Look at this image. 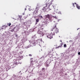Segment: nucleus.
I'll list each match as a JSON object with an SVG mask.
<instances>
[{
    "label": "nucleus",
    "instance_id": "nucleus-1",
    "mask_svg": "<svg viewBox=\"0 0 80 80\" xmlns=\"http://www.w3.org/2000/svg\"><path fill=\"white\" fill-rule=\"evenodd\" d=\"M52 2H53V0H52L51 1L49 2H47L46 4L45 5V7H44L42 10H43L44 12H45L49 7L51 5H52Z\"/></svg>",
    "mask_w": 80,
    "mask_h": 80
},
{
    "label": "nucleus",
    "instance_id": "nucleus-2",
    "mask_svg": "<svg viewBox=\"0 0 80 80\" xmlns=\"http://www.w3.org/2000/svg\"><path fill=\"white\" fill-rule=\"evenodd\" d=\"M57 25L56 24H55L54 25L53 28L52 29V31H53V30H54V33L55 34V33H58V29L57 28Z\"/></svg>",
    "mask_w": 80,
    "mask_h": 80
},
{
    "label": "nucleus",
    "instance_id": "nucleus-3",
    "mask_svg": "<svg viewBox=\"0 0 80 80\" xmlns=\"http://www.w3.org/2000/svg\"><path fill=\"white\" fill-rule=\"evenodd\" d=\"M55 35V33L52 34V32H51V33L48 35L47 36V37L48 38H50V39H52L53 38V35Z\"/></svg>",
    "mask_w": 80,
    "mask_h": 80
},
{
    "label": "nucleus",
    "instance_id": "nucleus-4",
    "mask_svg": "<svg viewBox=\"0 0 80 80\" xmlns=\"http://www.w3.org/2000/svg\"><path fill=\"white\" fill-rule=\"evenodd\" d=\"M45 19L46 20H49L51 18V15L50 14H47L45 16Z\"/></svg>",
    "mask_w": 80,
    "mask_h": 80
},
{
    "label": "nucleus",
    "instance_id": "nucleus-5",
    "mask_svg": "<svg viewBox=\"0 0 80 80\" xmlns=\"http://www.w3.org/2000/svg\"><path fill=\"white\" fill-rule=\"evenodd\" d=\"M38 33L40 35V37H42L44 35V33L42 31H41L40 30H39L38 32Z\"/></svg>",
    "mask_w": 80,
    "mask_h": 80
},
{
    "label": "nucleus",
    "instance_id": "nucleus-6",
    "mask_svg": "<svg viewBox=\"0 0 80 80\" xmlns=\"http://www.w3.org/2000/svg\"><path fill=\"white\" fill-rule=\"evenodd\" d=\"M35 63H36V62H35V61H33L32 60L31 61V65H33Z\"/></svg>",
    "mask_w": 80,
    "mask_h": 80
},
{
    "label": "nucleus",
    "instance_id": "nucleus-7",
    "mask_svg": "<svg viewBox=\"0 0 80 80\" xmlns=\"http://www.w3.org/2000/svg\"><path fill=\"white\" fill-rule=\"evenodd\" d=\"M51 63V61H50V60L48 59L46 62V63L47 64H50Z\"/></svg>",
    "mask_w": 80,
    "mask_h": 80
},
{
    "label": "nucleus",
    "instance_id": "nucleus-8",
    "mask_svg": "<svg viewBox=\"0 0 80 80\" xmlns=\"http://www.w3.org/2000/svg\"><path fill=\"white\" fill-rule=\"evenodd\" d=\"M32 44H34V45H35L36 44V43H37V41H35L34 40L32 41Z\"/></svg>",
    "mask_w": 80,
    "mask_h": 80
},
{
    "label": "nucleus",
    "instance_id": "nucleus-9",
    "mask_svg": "<svg viewBox=\"0 0 80 80\" xmlns=\"http://www.w3.org/2000/svg\"><path fill=\"white\" fill-rule=\"evenodd\" d=\"M76 7L78 10L80 9V6L78 4H76Z\"/></svg>",
    "mask_w": 80,
    "mask_h": 80
},
{
    "label": "nucleus",
    "instance_id": "nucleus-10",
    "mask_svg": "<svg viewBox=\"0 0 80 80\" xmlns=\"http://www.w3.org/2000/svg\"><path fill=\"white\" fill-rule=\"evenodd\" d=\"M39 22V18L38 19H36V23H38Z\"/></svg>",
    "mask_w": 80,
    "mask_h": 80
},
{
    "label": "nucleus",
    "instance_id": "nucleus-11",
    "mask_svg": "<svg viewBox=\"0 0 80 80\" xmlns=\"http://www.w3.org/2000/svg\"><path fill=\"white\" fill-rule=\"evenodd\" d=\"M42 72H44L45 71V68H42Z\"/></svg>",
    "mask_w": 80,
    "mask_h": 80
},
{
    "label": "nucleus",
    "instance_id": "nucleus-12",
    "mask_svg": "<svg viewBox=\"0 0 80 80\" xmlns=\"http://www.w3.org/2000/svg\"><path fill=\"white\" fill-rule=\"evenodd\" d=\"M14 64H15V65H17L18 64V63L17 62H14Z\"/></svg>",
    "mask_w": 80,
    "mask_h": 80
},
{
    "label": "nucleus",
    "instance_id": "nucleus-13",
    "mask_svg": "<svg viewBox=\"0 0 80 80\" xmlns=\"http://www.w3.org/2000/svg\"><path fill=\"white\" fill-rule=\"evenodd\" d=\"M39 17L40 18H43V17H42V16L41 15L39 16Z\"/></svg>",
    "mask_w": 80,
    "mask_h": 80
},
{
    "label": "nucleus",
    "instance_id": "nucleus-14",
    "mask_svg": "<svg viewBox=\"0 0 80 80\" xmlns=\"http://www.w3.org/2000/svg\"><path fill=\"white\" fill-rule=\"evenodd\" d=\"M61 73H63V69H62L61 70Z\"/></svg>",
    "mask_w": 80,
    "mask_h": 80
},
{
    "label": "nucleus",
    "instance_id": "nucleus-15",
    "mask_svg": "<svg viewBox=\"0 0 80 80\" xmlns=\"http://www.w3.org/2000/svg\"><path fill=\"white\" fill-rule=\"evenodd\" d=\"M18 17L19 18H22V16H18Z\"/></svg>",
    "mask_w": 80,
    "mask_h": 80
},
{
    "label": "nucleus",
    "instance_id": "nucleus-16",
    "mask_svg": "<svg viewBox=\"0 0 80 80\" xmlns=\"http://www.w3.org/2000/svg\"><path fill=\"white\" fill-rule=\"evenodd\" d=\"M64 47H67V45L66 44H65L64 45Z\"/></svg>",
    "mask_w": 80,
    "mask_h": 80
},
{
    "label": "nucleus",
    "instance_id": "nucleus-17",
    "mask_svg": "<svg viewBox=\"0 0 80 80\" xmlns=\"http://www.w3.org/2000/svg\"><path fill=\"white\" fill-rule=\"evenodd\" d=\"M52 17L53 18H56V19H57V17H56V16H53Z\"/></svg>",
    "mask_w": 80,
    "mask_h": 80
},
{
    "label": "nucleus",
    "instance_id": "nucleus-18",
    "mask_svg": "<svg viewBox=\"0 0 80 80\" xmlns=\"http://www.w3.org/2000/svg\"><path fill=\"white\" fill-rule=\"evenodd\" d=\"M2 27H4V28H5L7 27V26L5 25H3L2 26Z\"/></svg>",
    "mask_w": 80,
    "mask_h": 80
},
{
    "label": "nucleus",
    "instance_id": "nucleus-19",
    "mask_svg": "<svg viewBox=\"0 0 80 80\" xmlns=\"http://www.w3.org/2000/svg\"><path fill=\"white\" fill-rule=\"evenodd\" d=\"M11 32H14V30L12 29L11 30Z\"/></svg>",
    "mask_w": 80,
    "mask_h": 80
},
{
    "label": "nucleus",
    "instance_id": "nucleus-20",
    "mask_svg": "<svg viewBox=\"0 0 80 80\" xmlns=\"http://www.w3.org/2000/svg\"><path fill=\"white\" fill-rule=\"evenodd\" d=\"M49 55H52V52H50L49 53Z\"/></svg>",
    "mask_w": 80,
    "mask_h": 80
},
{
    "label": "nucleus",
    "instance_id": "nucleus-21",
    "mask_svg": "<svg viewBox=\"0 0 80 80\" xmlns=\"http://www.w3.org/2000/svg\"><path fill=\"white\" fill-rule=\"evenodd\" d=\"M15 36L16 37H17L18 36V35L15 34Z\"/></svg>",
    "mask_w": 80,
    "mask_h": 80
},
{
    "label": "nucleus",
    "instance_id": "nucleus-22",
    "mask_svg": "<svg viewBox=\"0 0 80 80\" xmlns=\"http://www.w3.org/2000/svg\"><path fill=\"white\" fill-rule=\"evenodd\" d=\"M48 66H49L48 64H47L46 65V67H48Z\"/></svg>",
    "mask_w": 80,
    "mask_h": 80
},
{
    "label": "nucleus",
    "instance_id": "nucleus-23",
    "mask_svg": "<svg viewBox=\"0 0 80 80\" xmlns=\"http://www.w3.org/2000/svg\"><path fill=\"white\" fill-rule=\"evenodd\" d=\"M12 25V24H11V23H9V24L8 26H10V25Z\"/></svg>",
    "mask_w": 80,
    "mask_h": 80
},
{
    "label": "nucleus",
    "instance_id": "nucleus-24",
    "mask_svg": "<svg viewBox=\"0 0 80 80\" xmlns=\"http://www.w3.org/2000/svg\"><path fill=\"white\" fill-rule=\"evenodd\" d=\"M72 5L74 7H75V5H74V3H72Z\"/></svg>",
    "mask_w": 80,
    "mask_h": 80
},
{
    "label": "nucleus",
    "instance_id": "nucleus-25",
    "mask_svg": "<svg viewBox=\"0 0 80 80\" xmlns=\"http://www.w3.org/2000/svg\"><path fill=\"white\" fill-rule=\"evenodd\" d=\"M15 28H16V27H14L12 29H13L14 30L15 29Z\"/></svg>",
    "mask_w": 80,
    "mask_h": 80
},
{
    "label": "nucleus",
    "instance_id": "nucleus-26",
    "mask_svg": "<svg viewBox=\"0 0 80 80\" xmlns=\"http://www.w3.org/2000/svg\"><path fill=\"white\" fill-rule=\"evenodd\" d=\"M40 74L41 75H43V74H42V73H40Z\"/></svg>",
    "mask_w": 80,
    "mask_h": 80
},
{
    "label": "nucleus",
    "instance_id": "nucleus-27",
    "mask_svg": "<svg viewBox=\"0 0 80 80\" xmlns=\"http://www.w3.org/2000/svg\"><path fill=\"white\" fill-rule=\"evenodd\" d=\"M55 50V49H54V48H53L52 49V52L53 51V50Z\"/></svg>",
    "mask_w": 80,
    "mask_h": 80
},
{
    "label": "nucleus",
    "instance_id": "nucleus-28",
    "mask_svg": "<svg viewBox=\"0 0 80 80\" xmlns=\"http://www.w3.org/2000/svg\"><path fill=\"white\" fill-rule=\"evenodd\" d=\"M78 55H80V52H78Z\"/></svg>",
    "mask_w": 80,
    "mask_h": 80
},
{
    "label": "nucleus",
    "instance_id": "nucleus-29",
    "mask_svg": "<svg viewBox=\"0 0 80 80\" xmlns=\"http://www.w3.org/2000/svg\"><path fill=\"white\" fill-rule=\"evenodd\" d=\"M29 56H30L31 57H32V55L31 54H29Z\"/></svg>",
    "mask_w": 80,
    "mask_h": 80
},
{
    "label": "nucleus",
    "instance_id": "nucleus-30",
    "mask_svg": "<svg viewBox=\"0 0 80 80\" xmlns=\"http://www.w3.org/2000/svg\"><path fill=\"white\" fill-rule=\"evenodd\" d=\"M58 48H59V47H61V48L62 47V46H58Z\"/></svg>",
    "mask_w": 80,
    "mask_h": 80
},
{
    "label": "nucleus",
    "instance_id": "nucleus-31",
    "mask_svg": "<svg viewBox=\"0 0 80 80\" xmlns=\"http://www.w3.org/2000/svg\"><path fill=\"white\" fill-rule=\"evenodd\" d=\"M74 4H75V5H77V3H76V2H75L74 3Z\"/></svg>",
    "mask_w": 80,
    "mask_h": 80
},
{
    "label": "nucleus",
    "instance_id": "nucleus-32",
    "mask_svg": "<svg viewBox=\"0 0 80 80\" xmlns=\"http://www.w3.org/2000/svg\"><path fill=\"white\" fill-rule=\"evenodd\" d=\"M61 46H62V45L63 44L61 43Z\"/></svg>",
    "mask_w": 80,
    "mask_h": 80
},
{
    "label": "nucleus",
    "instance_id": "nucleus-33",
    "mask_svg": "<svg viewBox=\"0 0 80 80\" xmlns=\"http://www.w3.org/2000/svg\"><path fill=\"white\" fill-rule=\"evenodd\" d=\"M22 14H23V15H24L25 14V13H23Z\"/></svg>",
    "mask_w": 80,
    "mask_h": 80
},
{
    "label": "nucleus",
    "instance_id": "nucleus-34",
    "mask_svg": "<svg viewBox=\"0 0 80 80\" xmlns=\"http://www.w3.org/2000/svg\"><path fill=\"white\" fill-rule=\"evenodd\" d=\"M27 10V9H26V8H25V10Z\"/></svg>",
    "mask_w": 80,
    "mask_h": 80
},
{
    "label": "nucleus",
    "instance_id": "nucleus-35",
    "mask_svg": "<svg viewBox=\"0 0 80 80\" xmlns=\"http://www.w3.org/2000/svg\"><path fill=\"white\" fill-rule=\"evenodd\" d=\"M52 8L51 9H50V10H52Z\"/></svg>",
    "mask_w": 80,
    "mask_h": 80
},
{
    "label": "nucleus",
    "instance_id": "nucleus-36",
    "mask_svg": "<svg viewBox=\"0 0 80 80\" xmlns=\"http://www.w3.org/2000/svg\"><path fill=\"white\" fill-rule=\"evenodd\" d=\"M2 29H3V28H2Z\"/></svg>",
    "mask_w": 80,
    "mask_h": 80
},
{
    "label": "nucleus",
    "instance_id": "nucleus-37",
    "mask_svg": "<svg viewBox=\"0 0 80 80\" xmlns=\"http://www.w3.org/2000/svg\"><path fill=\"white\" fill-rule=\"evenodd\" d=\"M61 42H62V40L61 41Z\"/></svg>",
    "mask_w": 80,
    "mask_h": 80
},
{
    "label": "nucleus",
    "instance_id": "nucleus-38",
    "mask_svg": "<svg viewBox=\"0 0 80 80\" xmlns=\"http://www.w3.org/2000/svg\"><path fill=\"white\" fill-rule=\"evenodd\" d=\"M42 29H43V28H42Z\"/></svg>",
    "mask_w": 80,
    "mask_h": 80
},
{
    "label": "nucleus",
    "instance_id": "nucleus-39",
    "mask_svg": "<svg viewBox=\"0 0 80 80\" xmlns=\"http://www.w3.org/2000/svg\"><path fill=\"white\" fill-rule=\"evenodd\" d=\"M0 78H1L0 77Z\"/></svg>",
    "mask_w": 80,
    "mask_h": 80
},
{
    "label": "nucleus",
    "instance_id": "nucleus-40",
    "mask_svg": "<svg viewBox=\"0 0 80 80\" xmlns=\"http://www.w3.org/2000/svg\"><path fill=\"white\" fill-rule=\"evenodd\" d=\"M54 0H53V1H54Z\"/></svg>",
    "mask_w": 80,
    "mask_h": 80
}]
</instances>
